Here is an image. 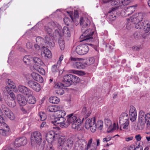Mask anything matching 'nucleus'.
I'll return each instance as SVG.
<instances>
[{
    "mask_svg": "<svg viewBox=\"0 0 150 150\" xmlns=\"http://www.w3.org/2000/svg\"><path fill=\"white\" fill-rule=\"evenodd\" d=\"M64 21L65 23L67 25H68L70 20L67 17H65L64 18Z\"/></svg>",
    "mask_w": 150,
    "mask_h": 150,
    "instance_id": "56",
    "label": "nucleus"
},
{
    "mask_svg": "<svg viewBox=\"0 0 150 150\" xmlns=\"http://www.w3.org/2000/svg\"><path fill=\"white\" fill-rule=\"evenodd\" d=\"M27 143V140L25 137H23L18 138L16 139L15 141V145L16 147H20L24 146Z\"/></svg>",
    "mask_w": 150,
    "mask_h": 150,
    "instance_id": "14",
    "label": "nucleus"
},
{
    "mask_svg": "<svg viewBox=\"0 0 150 150\" xmlns=\"http://www.w3.org/2000/svg\"><path fill=\"white\" fill-rule=\"evenodd\" d=\"M73 142L70 138L67 139L65 137L61 136L58 140V145L61 150H68L71 149Z\"/></svg>",
    "mask_w": 150,
    "mask_h": 150,
    "instance_id": "2",
    "label": "nucleus"
},
{
    "mask_svg": "<svg viewBox=\"0 0 150 150\" xmlns=\"http://www.w3.org/2000/svg\"><path fill=\"white\" fill-rule=\"evenodd\" d=\"M80 25H83L82 27L84 28L86 26H88L90 24V21L86 18H81L80 20Z\"/></svg>",
    "mask_w": 150,
    "mask_h": 150,
    "instance_id": "27",
    "label": "nucleus"
},
{
    "mask_svg": "<svg viewBox=\"0 0 150 150\" xmlns=\"http://www.w3.org/2000/svg\"><path fill=\"white\" fill-rule=\"evenodd\" d=\"M27 101L29 104H34L36 102L35 97L33 96V92L30 95H28L27 96Z\"/></svg>",
    "mask_w": 150,
    "mask_h": 150,
    "instance_id": "29",
    "label": "nucleus"
},
{
    "mask_svg": "<svg viewBox=\"0 0 150 150\" xmlns=\"http://www.w3.org/2000/svg\"><path fill=\"white\" fill-rule=\"evenodd\" d=\"M59 109V108L57 105H51L48 107L47 110L50 112H56Z\"/></svg>",
    "mask_w": 150,
    "mask_h": 150,
    "instance_id": "32",
    "label": "nucleus"
},
{
    "mask_svg": "<svg viewBox=\"0 0 150 150\" xmlns=\"http://www.w3.org/2000/svg\"><path fill=\"white\" fill-rule=\"evenodd\" d=\"M17 101L20 106H23L26 105L27 102L25 97L22 95L18 94L17 96Z\"/></svg>",
    "mask_w": 150,
    "mask_h": 150,
    "instance_id": "19",
    "label": "nucleus"
},
{
    "mask_svg": "<svg viewBox=\"0 0 150 150\" xmlns=\"http://www.w3.org/2000/svg\"><path fill=\"white\" fill-rule=\"evenodd\" d=\"M130 120L132 122L135 121L137 118V113L129 114Z\"/></svg>",
    "mask_w": 150,
    "mask_h": 150,
    "instance_id": "49",
    "label": "nucleus"
},
{
    "mask_svg": "<svg viewBox=\"0 0 150 150\" xmlns=\"http://www.w3.org/2000/svg\"><path fill=\"white\" fill-rule=\"evenodd\" d=\"M38 116L40 117V120L42 121L44 120L46 118V115L42 112H40L38 114Z\"/></svg>",
    "mask_w": 150,
    "mask_h": 150,
    "instance_id": "48",
    "label": "nucleus"
},
{
    "mask_svg": "<svg viewBox=\"0 0 150 150\" xmlns=\"http://www.w3.org/2000/svg\"><path fill=\"white\" fill-rule=\"evenodd\" d=\"M83 118L82 121L81 119L78 118L76 122L71 124L72 128L75 129V130H78L81 126V124L83 121Z\"/></svg>",
    "mask_w": 150,
    "mask_h": 150,
    "instance_id": "24",
    "label": "nucleus"
},
{
    "mask_svg": "<svg viewBox=\"0 0 150 150\" xmlns=\"http://www.w3.org/2000/svg\"><path fill=\"white\" fill-rule=\"evenodd\" d=\"M71 73L77 74H79L80 75L81 74V72L79 71H78L76 70H71Z\"/></svg>",
    "mask_w": 150,
    "mask_h": 150,
    "instance_id": "59",
    "label": "nucleus"
},
{
    "mask_svg": "<svg viewBox=\"0 0 150 150\" xmlns=\"http://www.w3.org/2000/svg\"><path fill=\"white\" fill-rule=\"evenodd\" d=\"M136 23L135 25V27L137 29H139L142 28L144 25L142 20L141 21H139Z\"/></svg>",
    "mask_w": 150,
    "mask_h": 150,
    "instance_id": "45",
    "label": "nucleus"
},
{
    "mask_svg": "<svg viewBox=\"0 0 150 150\" xmlns=\"http://www.w3.org/2000/svg\"><path fill=\"white\" fill-rule=\"evenodd\" d=\"M82 34L80 36V42L86 41V42H89L92 40L93 37L92 36L94 33V31L90 29H86L84 27L82 28Z\"/></svg>",
    "mask_w": 150,
    "mask_h": 150,
    "instance_id": "3",
    "label": "nucleus"
},
{
    "mask_svg": "<svg viewBox=\"0 0 150 150\" xmlns=\"http://www.w3.org/2000/svg\"><path fill=\"white\" fill-rule=\"evenodd\" d=\"M103 122L101 120H99L96 123H94V125L91 128V131L93 132H94L96 131L97 128L101 130L103 127Z\"/></svg>",
    "mask_w": 150,
    "mask_h": 150,
    "instance_id": "18",
    "label": "nucleus"
},
{
    "mask_svg": "<svg viewBox=\"0 0 150 150\" xmlns=\"http://www.w3.org/2000/svg\"><path fill=\"white\" fill-rule=\"evenodd\" d=\"M135 6H130L128 7L127 8L125 9V11H122L121 12V14H122L125 13V14L122 16L124 17H127V16H129L130 15L132 14L135 11Z\"/></svg>",
    "mask_w": 150,
    "mask_h": 150,
    "instance_id": "21",
    "label": "nucleus"
},
{
    "mask_svg": "<svg viewBox=\"0 0 150 150\" xmlns=\"http://www.w3.org/2000/svg\"><path fill=\"white\" fill-rule=\"evenodd\" d=\"M7 86L10 87L11 89H13L14 91L15 92L17 91V90L16 88V86L11 80H8Z\"/></svg>",
    "mask_w": 150,
    "mask_h": 150,
    "instance_id": "36",
    "label": "nucleus"
},
{
    "mask_svg": "<svg viewBox=\"0 0 150 150\" xmlns=\"http://www.w3.org/2000/svg\"><path fill=\"white\" fill-rule=\"evenodd\" d=\"M73 64V67L75 69H82L84 68L85 67L84 64L79 60L74 62Z\"/></svg>",
    "mask_w": 150,
    "mask_h": 150,
    "instance_id": "25",
    "label": "nucleus"
},
{
    "mask_svg": "<svg viewBox=\"0 0 150 150\" xmlns=\"http://www.w3.org/2000/svg\"><path fill=\"white\" fill-rule=\"evenodd\" d=\"M119 123L120 125V128L127 129L128 128L129 120L128 115L126 113L123 112L120 115Z\"/></svg>",
    "mask_w": 150,
    "mask_h": 150,
    "instance_id": "5",
    "label": "nucleus"
},
{
    "mask_svg": "<svg viewBox=\"0 0 150 150\" xmlns=\"http://www.w3.org/2000/svg\"><path fill=\"white\" fill-rule=\"evenodd\" d=\"M89 50V48L87 44H82L78 45L76 49L77 53L80 55L86 54Z\"/></svg>",
    "mask_w": 150,
    "mask_h": 150,
    "instance_id": "8",
    "label": "nucleus"
},
{
    "mask_svg": "<svg viewBox=\"0 0 150 150\" xmlns=\"http://www.w3.org/2000/svg\"><path fill=\"white\" fill-rule=\"evenodd\" d=\"M71 79V84L72 83H79L80 81L79 78L75 75H72Z\"/></svg>",
    "mask_w": 150,
    "mask_h": 150,
    "instance_id": "42",
    "label": "nucleus"
},
{
    "mask_svg": "<svg viewBox=\"0 0 150 150\" xmlns=\"http://www.w3.org/2000/svg\"><path fill=\"white\" fill-rule=\"evenodd\" d=\"M57 63V64L53 65L52 67V71L54 73H55L58 71L59 67L60 65H58Z\"/></svg>",
    "mask_w": 150,
    "mask_h": 150,
    "instance_id": "44",
    "label": "nucleus"
},
{
    "mask_svg": "<svg viewBox=\"0 0 150 150\" xmlns=\"http://www.w3.org/2000/svg\"><path fill=\"white\" fill-rule=\"evenodd\" d=\"M9 94L10 97L11 98V99H10L11 100H15L16 98V96L14 93L11 92L9 93Z\"/></svg>",
    "mask_w": 150,
    "mask_h": 150,
    "instance_id": "57",
    "label": "nucleus"
},
{
    "mask_svg": "<svg viewBox=\"0 0 150 150\" xmlns=\"http://www.w3.org/2000/svg\"><path fill=\"white\" fill-rule=\"evenodd\" d=\"M45 43L48 47H54L55 43L52 37L46 36L45 37Z\"/></svg>",
    "mask_w": 150,
    "mask_h": 150,
    "instance_id": "22",
    "label": "nucleus"
},
{
    "mask_svg": "<svg viewBox=\"0 0 150 150\" xmlns=\"http://www.w3.org/2000/svg\"><path fill=\"white\" fill-rule=\"evenodd\" d=\"M81 113L82 115H85L86 118L88 117L90 115L91 112L87 110L85 107H83V108Z\"/></svg>",
    "mask_w": 150,
    "mask_h": 150,
    "instance_id": "39",
    "label": "nucleus"
},
{
    "mask_svg": "<svg viewBox=\"0 0 150 150\" xmlns=\"http://www.w3.org/2000/svg\"><path fill=\"white\" fill-rule=\"evenodd\" d=\"M120 2L123 5L125 6L128 4L130 3V1L129 0H116V2L117 3V6H120L122 8V6L120 5Z\"/></svg>",
    "mask_w": 150,
    "mask_h": 150,
    "instance_id": "31",
    "label": "nucleus"
},
{
    "mask_svg": "<svg viewBox=\"0 0 150 150\" xmlns=\"http://www.w3.org/2000/svg\"><path fill=\"white\" fill-rule=\"evenodd\" d=\"M133 139V137H132L131 136L125 138V140L126 141L128 142L132 140Z\"/></svg>",
    "mask_w": 150,
    "mask_h": 150,
    "instance_id": "62",
    "label": "nucleus"
},
{
    "mask_svg": "<svg viewBox=\"0 0 150 150\" xmlns=\"http://www.w3.org/2000/svg\"><path fill=\"white\" fill-rule=\"evenodd\" d=\"M120 8H121V6H116L110 9L108 11V13L110 14L108 18L110 21H112L115 19L116 17V15L115 14L116 13L115 11L117 10Z\"/></svg>",
    "mask_w": 150,
    "mask_h": 150,
    "instance_id": "9",
    "label": "nucleus"
},
{
    "mask_svg": "<svg viewBox=\"0 0 150 150\" xmlns=\"http://www.w3.org/2000/svg\"><path fill=\"white\" fill-rule=\"evenodd\" d=\"M33 46V45L32 43L28 42L26 44V47L28 49H31L32 48Z\"/></svg>",
    "mask_w": 150,
    "mask_h": 150,
    "instance_id": "60",
    "label": "nucleus"
},
{
    "mask_svg": "<svg viewBox=\"0 0 150 150\" xmlns=\"http://www.w3.org/2000/svg\"><path fill=\"white\" fill-rule=\"evenodd\" d=\"M105 125L108 128H110L112 126V122L109 119H106L104 120Z\"/></svg>",
    "mask_w": 150,
    "mask_h": 150,
    "instance_id": "50",
    "label": "nucleus"
},
{
    "mask_svg": "<svg viewBox=\"0 0 150 150\" xmlns=\"http://www.w3.org/2000/svg\"><path fill=\"white\" fill-rule=\"evenodd\" d=\"M33 61L35 63L34 66L36 65V66H40L42 65L43 63L41 60L37 57H34L33 59Z\"/></svg>",
    "mask_w": 150,
    "mask_h": 150,
    "instance_id": "33",
    "label": "nucleus"
},
{
    "mask_svg": "<svg viewBox=\"0 0 150 150\" xmlns=\"http://www.w3.org/2000/svg\"><path fill=\"white\" fill-rule=\"evenodd\" d=\"M59 99L56 97H51L50 98L49 101L53 104H57L59 101Z\"/></svg>",
    "mask_w": 150,
    "mask_h": 150,
    "instance_id": "37",
    "label": "nucleus"
},
{
    "mask_svg": "<svg viewBox=\"0 0 150 150\" xmlns=\"http://www.w3.org/2000/svg\"><path fill=\"white\" fill-rule=\"evenodd\" d=\"M142 147L141 146L138 145L136 147L135 150H142Z\"/></svg>",
    "mask_w": 150,
    "mask_h": 150,
    "instance_id": "64",
    "label": "nucleus"
},
{
    "mask_svg": "<svg viewBox=\"0 0 150 150\" xmlns=\"http://www.w3.org/2000/svg\"><path fill=\"white\" fill-rule=\"evenodd\" d=\"M137 113L135 108L133 106H130L129 110V114Z\"/></svg>",
    "mask_w": 150,
    "mask_h": 150,
    "instance_id": "52",
    "label": "nucleus"
},
{
    "mask_svg": "<svg viewBox=\"0 0 150 150\" xmlns=\"http://www.w3.org/2000/svg\"><path fill=\"white\" fill-rule=\"evenodd\" d=\"M52 23V22H51L49 23L48 24V26H45V30L46 32L50 36H55V35L54 34V31L52 32V28H53L55 30V29L54 28V26H52L51 24Z\"/></svg>",
    "mask_w": 150,
    "mask_h": 150,
    "instance_id": "20",
    "label": "nucleus"
},
{
    "mask_svg": "<svg viewBox=\"0 0 150 150\" xmlns=\"http://www.w3.org/2000/svg\"><path fill=\"white\" fill-rule=\"evenodd\" d=\"M86 142L84 141L79 139L74 144V148L75 150H86L85 146Z\"/></svg>",
    "mask_w": 150,
    "mask_h": 150,
    "instance_id": "11",
    "label": "nucleus"
},
{
    "mask_svg": "<svg viewBox=\"0 0 150 150\" xmlns=\"http://www.w3.org/2000/svg\"><path fill=\"white\" fill-rule=\"evenodd\" d=\"M3 127V129H0V134L1 135L6 136L8 134V132L9 130V128L6 123L4 122V120L1 122L0 121V125Z\"/></svg>",
    "mask_w": 150,
    "mask_h": 150,
    "instance_id": "12",
    "label": "nucleus"
},
{
    "mask_svg": "<svg viewBox=\"0 0 150 150\" xmlns=\"http://www.w3.org/2000/svg\"><path fill=\"white\" fill-rule=\"evenodd\" d=\"M72 74H66L64 76V81L66 87L69 86L71 85Z\"/></svg>",
    "mask_w": 150,
    "mask_h": 150,
    "instance_id": "23",
    "label": "nucleus"
},
{
    "mask_svg": "<svg viewBox=\"0 0 150 150\" xmlns=\"http://www.w3.org/2000/svg\"><path fill=\"white\" fill-rule=\"evenodd\" d=\"M1 108L3 110V111L4 112V113L6 112H7L8 110H9V109H8L5 105L4 104H2L1 105Z\"/></svg>",
    "mask_w": 150,
    "mask_h": 150,
    "instance_id": "55",
    "label": "nucleus"
},
{
    "mask_svg": "<svg viewBox=\"0 0 150 150\" xmlns=\"http://www.w3.org/2000/svg\"><path fill=\"white\" fill-rule=\"evenodd\" d=\"M111 137L110 136H107V137L104 138L103 139V142H107L110 140Z\"/></svg>",
    "mask_w": 150,
    "mask_h": 150,
    "instance_id": "58",
    "label": "nucleus"
},
{
    "mask_svg": "<svg viewBox=\"0 0 150 150\" xmlns=\"http://www.w3.org/2000/svg\"><path fill=\"white\" fill-rule=\"evenodd\" d=\"M11 88L7 86L6 87L5 90L3 91V94L4 95H7L8 98H9V97L7 94H9L11 92Z\"/></svg>",
    "mask_w": 150,
    "mask_h": 150,
    "instance_id": "43",
    "label": "nucleus"
},
{
    "mask_svg": "<svg viewBox=\"0 0 150 150\" xmlns=\"http://www.w3.org/2000/svg\"><path fill=\"white\" fill-rule=\"evenodd\" d=\"M41 55L42 57H47L48 58H50L52 56L50 51L47 48H45L43 52H41Z\"/></svg>",
    "mask_w": 150,
    "mask_h": 150,
    "instance_id": "28",
    "label": "nucleus"
},
{
    "mask_svg": "<svg viewBox=\"0 0 150 150\" xmlns=\"http://www.w3.org/2000/svg\"><path fill=\"white\" fill-rule=\"evenodd\" d=\"M18 89L19 91L22 94L26 96L30 95L32 91L26 86L20 85L18 87Z\"/></svg>",
    "mask_w": 150,
    "mask_h": 150,
    "instance_id": "13",
    "label": "nucleus"
},
{
    "mask_svg": "<svg viewBox=\"0 0 150 150\" xmlns=\"http://www.w3.org/2000/svg\"><path fill=\"white\" fill-rule=\"evenodd\" d=\"M67 120L61 125V127L63 128L67 127L70 124H72L73 122H76L78 119L75 114L73 113L70 114L67 116Z\"/></svg>",
    "mask_w": 150,
    "mask_h": 150,
    "instance_id": "6",
    "label": "nucleus"
},
{
    "mask_svg": "<svg viewBox=\"0 0 150 150\" xmlns=\"http://www.w3.org/2000/svg\"><path fill=\"white\" fill-rule=\"evenodd\" d=\"M28 85L30 88L36 92H39L41 90L40 85L38 83L34 81H29Z\"/></svg>",
    "mask_w": 150,
    "mask_h": 150,
    "instance_id": "15",
    "label": "nucleus"
},
{
    "mask_svg": "<svg viewBox=\"0 0 150 150\" xmlns=\"http://www.w3.org/2000/svg\"><path fill=\"white\" fill-rule=\"evenodd\" d=\"M63 59V56L62 55H61L59 58V59L58 61L57 62V63L58 65H60L61 64V61Z\"/></svg>",
    "mask_w": 150,
    "mask_h": 150,
    "instance_id": "61",
    "label": "nucleus"
},
{
    "mask_svg": "<svg viewBox=\"0 0 150 150\" xmlns=\"http://www.w3.org/2000/svg\"><path fill=\"white\" fill-rule=\"evenodd\" d=\"M51 25L54 26L55 29L54 34L56 36H65L67 37H70L71 36L70 31L67 26L64 27L62 29L61 26L56 22H53Z\"/></svg>",
    "mask_w": 150,
    "mask_h": 150,
    "instance_id": "1",
    "label": "nucleus"
},
{
    "mask_svg": "<svg viewBox=\"0 0 150 150\" xmlns=\"http://www.w3.org/2000/svg\"><path fill=\"white\" fill-rule=\"evenodd\" d=\"M45 150H54L52 145L51 144H49L46 147Z\"/></svg>",
    "mask_w": 150,
    "mask_h": 150,
    "instance_id": "54",
    "label": "nucleus"
},
{
    "mask_svg": "<svg viewBox=\"0 0 150 150\" xmlns=\"http://www.w3.org/2000/svg\"><path fill=\"white\" fill-rule=\"evenodd\" d=\"M56 112L57 117L52 122L55 125L57 126L58 125H59L61 127V125L66 120V119L64 118V117L65 116L66 113L64 110H59V109Z\"/></svg>",
    "mask_w": 150,
    "mask_h": 150,
    "instance_id": "4",
    "label": "nucleus"
},
{
    "mask_svg": "<svg viewBox=\"0 0 150 150\" xmlns=\"http://www.w3.org/2000/svg\"><path fill=\"white\" fill-rule=\"evenodd\" d=\"M143 18L142 14L136 13L129 18H127L128 21H129L134 24H136L139 21H142Z\"/></svg>",
    "mask_w": 150,
    "mask_h": 150,
    "instance_id": "10",
    "label": "nucleus"
},
{
    "mask_svg": "<svg viewBox=\"0 0 150 150\" xmlns=\"http://www.w3.org/2000/svg\"><path fill=\"white\" fill-rule=\"evenodd\" d=\"M55 134L54 131H52L47 132L46 136V139L49 144L51 143L54 140L55 138Z\"/></svg>",
    "mask_w": 150,
    "mask_h": 150,
    "instance_id": "16",
    "label": "nucleus"
},
{
    "mask_svg": "<svg viewBox=\"0 0 150 150\" xmlns=\"http://www.w3.org/2000/svg\"><path fill=\"white\" fill-rule=\"evenodd\" d=\"M54 87L55 88L59 89L63 92L62 89L66 87L65 84L64 85L61 82H57L55 83Z\"/></svg>",
    "mask_w": 150,
    "mask_h": 150,
    "instance_id": "34",
    "label": "nucleus"
},
{
    "mask_svg": "<svg viewBox=\"0 0 150 150\" xmlns=\"http://www.w3.org/2000/svg\"><path fill=\"white\" fill-rule=\"evenodd\" d=\"M59 44L60 48L61 50H63L65 47V42L62 39L59 40Z\"/></svg>",
    "mask_w": 150,
    "mask_h": 150,
    "instance_id": "46",
    "label": "nucleus"
},
{
    "mask_svg": "<svg viewBox=\"0 0 150 150\" xmlns=\"http://www.w3.org/2000/svg\"><path fill=\"white\" fill-rule=\"evenodd\" d=\"M95 61L94 58L93 57L89 58L87 61V64L88 65H91L93 64Z\"/></svg>",
    "mask_w": 150,
    "mask_h": 150,
    "instance_id": "53",
    "label": "nucleus"
},
{
    "mask_svg": "<svg viewBox=\"0 0 150 150\" xmlns=\"http://www.w3.org/2000/svg\"><path fill=\"white\" fill-rule=\"evenodd\" d=\"M92 139L90 138L88 142L87 143H86L85 146V149L86 150H88V149L91 148L92 146L93 143H92Z\"/></svg>",
    "mask_w": 150,
    "mask_h": 150,
    "instance_id": "40",
    "label": "nucleus"
},
{
    "mask_svg": "<svg viewBox=\"0 0 150 150\" xmlns=\"http://www.w3.org/2000/svg\"><path fill=\"white\" fill-rule=\"evenodd\" d=\"M31 75L33 79L34 80L40 83H42L43 82V78L38 74L35 72H33L31 74Z\"/></svg>",
    "mask_w": 150,
    "mask_h": 150,
    "instance_id": "26",
    "label": "nucleus"
},
{
    "mask_svg": "<svg viewBox=\"0 0 150 150\" xmlns=\"http://www.w3.org/2000/svg\"><path fill=\"white\" fill-rule=\"evenodd\" d=\"M144 30L146 33H148L150 31V23H146V24L144 26Z\"/></svg>",
    "mask_w": 150,
    "mask_h": 150,
    "instance_id": "51",
    "label": "nucleus"
},
{
    "mask_svg": "<svg viewBox=\"0 0 150 150\" xmlns=\"http://www.w3.org/2000/svg\"><path fill=\"white\" fill-rule=\"evenodd\" d=\"M33 59L30 56H25L23 59V61L25 64H29L30 62L32 61Z\"/></svg>",
    "mask_w": 150,
    "mask_h": 150,
    "instance_id": "41",
    "label": "nucleus"
},
{
    "mask_svg": "<svg viewBox=\"0 0 150 150\" xmlns=\"http://www.w3.org/2000/svg\"><path fill=\"white\" fill-rule=\"evenodd\" d=\"M136 147L134 145H132L130 146L129 148V149L126 150H135Z\"/></svg>",
    "mask_w": 150,
    "mask_h": 150,
    "instance_id": "63",
    "label": "nucleus"
},
{
    "mask_svg": "<svg viewBox=\"0 0 150 150\" xmlns=\"http://www.w3.org/2000/svg\"><path fill=\"white\" fill-rule=\"evenodd\" d=\"M34 69L36 70L42 75H45V70L43 68H40V66H36V65L33 66Z\"/></svg>",
    "mask_w": 150,
    "mask_h": 150,
    "instance_id": "35",
    "label": "nucleus"
},
{
    "mask_svg": "<svg viewBox=\"0 0 150 150\" xmlns=\"http://www.w3.org/2000/svg\"><path fill=\"white\" fill-rule=\"evenodd\" d=\"M6 115L10 120H13L14 119V116L13 112L9 110L5 113Z\"/></svg>",
    "mask_w": 150,
    "mask_h": 150,
    "instance_id": "38",
    "label": "nucleus"
},
{
    "mask_svg": "<svg viewBox=\"0 0 150 150\" xmlns=\"http://www.w3.org/2000/svg\"><path fill=\"white\" fill-rule=\"evenodd\" d=\"M42 136L40 132L35 131L31 134V142L32 145H34L35 143L40 145L42 142Z\"/></svg>",
    "mask_w": 150,
    "mask_h": 150,
    "instance_id": "7",
    "label": "nucleus"
},
{
    "mask_svg": "<svg viewBox=\"0 0 150 150\" xmlns=\"http://www.w3.org/2000/svg\"><path fill=\"white\" fill-rule=\"evenodd\" d=\"M103 1L105 3L110 2L112 5L117 6L116 0H103Z\"/></svg>",
    "mask_w": 150,
    "mask_h": 150,
    "instance_id": "47",
    "label": "nucleus"
},
{
    "mask_svg": "<svg viewBox=\"0 0 150 150\" xmlns=\"http://www.w3.org/2000/svg\"><path fill=\"white\" fill-rule=\"evenodd\" d=\"M95 120V118H93L91 119H88L86 120L85 124V128L87 129L90 128L91 130V128L94 125Z\"/></svg>",
    "mask_w": 150,
    "mask_h": 150,
    "instance_id": "17",
    "label": "nucleus"
},
{
    "mask_svg": "<svg viewBox=\"0 0 150 150\" xmlns=\"http://www.w3.org/2000/svg\"><path fill=\"white\" fill-rule=\"evenodd\" d=\"M5 102L8 106L11 107H14L16 106V102L14 100H10V98L5 100Z\"/></svg>",
    "mask_w": 150,
    "mask_h": 150,
    "instance_id": "30",
    "label": "nucleus"
}]
</instances>
